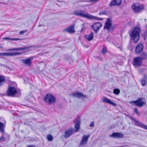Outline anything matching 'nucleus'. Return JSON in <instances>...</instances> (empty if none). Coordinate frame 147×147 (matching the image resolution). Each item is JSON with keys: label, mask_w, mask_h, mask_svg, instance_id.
<instances>
[{"label": "nucleus", "mask_w": 147, "mask_h": 147, "mask_svg": "<svg viewBox=\"0 0 147 147\" xmlns=\"http://www.w3.org/2000/svg\"><path fill=\"white\" fill-rule=\"evenodd\" d=\"M102 101L104 102L110 104L115 107H116L117 105L116 103L105 97H103L102 98Z\"/></svg>", "instance_id": "a211bd4d"}, {"label": "nucleus", "mask_w": 147, "mask_h": 147, "mask_svg": "<svg viewBox=\"0 0 147 147\" xmlns=\"http://www.w3.org/2000/svg\"><path fill=\"white\" fill-rule=\"evenodd\" d=\"M17 86L15 82H13L11 85H9L6 92V95L11 97H20L21 94V90L17 87Z\"/></svg>", "instance_id": "f257e3e1"}, {"label": "nucleus", "mask_w": 147, "mask_h": 147, "mask_svg": "<svg viewBox=\"0 0 147 147\" xmlns=\"http://www.w3.org/2000/svg\"><path fill=\"white\" fill-rule=\"evenodd\" d=\"M32 47V46H24L23 47L20 48H14L12 49H9L7 50V51H28Z\"/></svg>", "instance_id": "9d476101"}, {"label": "nucleus", "mask_w": 147, "mask_h": 147, "mask_svg": "<svg viewBox=\"0 0 147 147\" xmlns=\"http://www.w3.org/2000/svg\"><path fill=\"white\" fill-rule=\"evenodd\" d=\"M33 59L32 57H29L26 59H23L21 60L22 63L28 66H30L31 65L32 62V60Z\"/></svg>", "instance_id": "f3484780"}, {"label": "nucleus", "mask_w": 147, "mask_h": 147, "mask_svg": "<svg viewBox=\"0 0 147 147\" xmlns=\"http://www.w3.org/2000/svg\"><path fill=\"white\" fill-rule=\"evenodd\" d=\"M10 81H11L10 80H9V82H11Z\"/></svg>", "instance_id": "5fc2aeb1"}, {"label": "nucleus", "mask_w": 147, "mask_h": 147, "mask_svg": "<svg viewBox=\"0 0 147 147\" xmlns=\"http://www.w3.org/2000/svg\"><path fill=\"white\" fill-rule=\"evenodd\" d=\"M123 147V146H116V147Z\"/></svg>", "instance_id": "8fccbe9b"}, {"label": "nucleus", "mask_w": 147, "mask_h": 147, "mask_svg": "<svg viewBox=\"0 0 147 147\" xmlns=\"http://www.w3.org/2000/svg\"><path fill=\"white\" fill-rule=\"evenodd\" d=\"M108 13V12L105 10H103L99 12V15H107Z\"/></svg>", "instance_id": "2f4dec72"}, {"label": "nucleus", "mask_w": 147, "mask_h": 147, "mask_svg": "<svg viewBox=\"0 0 147 147\" xmlns=\"http://www.w3.org/2000/svg\"><path fill=\"white\" fill-rule=\"evenodd\" d=\"M131 7L135 13H140L144 11V5L143 4L139 3H134L132 5Z\"/></svg>", "instance_id": "423d86ee"}, {"label": "nucleus", "mask_w": 147, "mask_h": 147, "mask_svg": "<svg viewBox=\"0 0 147 147\" xmlns=\"http://www.w3.org/2000/svg\"><path fill=\"white\" fill-rule=\"evenodd\" d=\"M107 52V47L105 45H103L102 47V50L101 51V53L105 55Z\"/></svg>", "instance_id": "a878e982"}, {"label": "nucleus", "mask_w": 147, "mask_h": 147, "mask_svg": "<svg viewBox=\"0 0 147 147\" xmlns=\"http://www.w3.org/2000/svg\"><path fill=\"white\" fill-rule=\"evenodd\" d=\"M43 100L45 102L50 105L56 102V98L53 94L48 93L44 97Z\"/></svg>", "instance_id": "20e7f679"}, {"label": "nucleus", "mask_w": 147, "mask_h": 147, "mask_svg": "<svg viewBox=\"0 0 147 147\" xmlns=\"http://www.w3.org/2000/svg\"><path fill=\"white\" fill-rule=\"evenodd\" d=\"M134 111L135 113L138 115H140V113L138 111V109L137 108H134Z\"/></svg>", "instance_id": "72a5a7b5"}, {"label": "nucleus", "mask_w": 147, "mask_h": 147, "mask_svg": "<svg viewBox=\"0 0 147 147\" xmlns=\"http://www.w3.org/2000/svg\"><path fill=\"white\" fill-rule=\"evenodd\" d=\"M82 27L81 28V31H82L83 29L85 27L84 24V23L82 24Z\"/></svg>", "instance_id": "c03bdc74"}, {"label": "nucleus", "mask_w": 147, "mask_h": 147, "mask_svg": "<svg viewBox=\"0 0 147 147\" xmlns=\"http://www.w3.org/2000/svg\"><path fill=\"white\" fill-rule=\"evenodd\" d=\"M13 115L15 116H17L18 115V114L17 113H13Z\"/></svg>", "instance_id": "a18cd8bd"}, {"label": "nucleus", "mask_w": 147, "mask_h": 147, "mask_svg": "<svg viewBox=\"0 0 147 147\" xmlns=\"http://www.w3.org/2000/svg\"><path fill=\"white\" fill-rule=\"evenodd\" d=\"M107 19L104 26V29H106L109 32H112L114 30L115 27L112 25V19Z\"/></svg>", "instance_id": "0eeeda50"}, {"label": "nucleus", "mask_w": 147, "mask_h": 147, "mask_svg": "<svg viewBox=\"0 0 147 147\" xmlns=\"http://www.w3.org/2000/svg\"><path fill=\"white\" fill-rule=\"evenodd\" d=\"M22 53L17 52L7 53V56H17L18 55L22 54Z\"/></svg>", "instance_id": "b1692460"}, {"label": "nucleus", "mask_w": 147, "mask_h": 147, "mask_svg": "<svg viewBox=\"0 0 147 147\" xmlns=\"http://www.w3.org/2000/svg\"><path fill=\"white\" fill-rule=\"evenodd\" d=\"M101 24L99 22H96L94 23L91 26L92 28L94 30V32L96 34L102 26Z\"/></svg>", "instance_id": "f8f14e48"}, {"label": "nucleus", "mask_w": 147, "mask_h": 147, "mask_svg": "<svg viewBox=\"0 0 147 147\" xmlns=\"http://www.w3.org/2000/svg\"><path fill=\"white\" fill-rule=\"evenodd\" d=\"M5 123H6V121L5 122H4Z\"/></svg>", "instance_id": "6e6d98bb"}, {"label": "nucleus", "mask_w": 147, "mask_h": 147, "mask_svg": "<svg viewBox=\"0 0 147 147\" xmlns=\"http://www.w3.org/2000/svg\"><path fill=\"white\" fill-rule=\"evenodd\" d=\"M143 78H144L143 79H144L146 80H147V77L146 75V74H144Z\"/></svg>", "instance_id": "79ce46f5"}, {"label": "nucleus", "mask_w": 147, "mask_h": 147, "mask_svg": "<svg viewBox=\"0 0 147 147\" xmlns=\"http://www.w3.org/2000/svg\"><path fill=\"white\" fill-rule=\"evenodd\" d=\"M4 124L0 121V131L2 133H3L4 130Z\"/></svg>", "instance_id": "bb28decb"}, {"label": "nucleus", "mask_w": 147, "mask_h": 147, "mask_svg": "<svg viewBox=\"0 0 147 147\" xmlns=\"http://www.w3.org/2000/svg\"><path fill=\"white\" fill-rule=\"evenodd\" d=\"M74 13L75 15L80 16L82 18H97L96 17L90 15L84 10H77L74 11Z\"/></svg>", "instance_id": "7ed1b4c3"}, {"label": "nucleus", "mask_w": 147, "mask_h": 147, "mask_svg": "<svg viewBox=\"0 0 147 147\" xmlns=\"http://www.w3.org/2000/svg\"><path fill=\"white\" fill-rule=\"evenodd\" d=\"M20 132L22 133H24V131L23 130H21Z\"/></svg>", "instance_id": "09e8293b"}, {"label": "nucleus", "mask_w": 147, "mask_h": 147, "mask_svg": "<svg viewBox=\"0 0 147 147\" xmlns=\"http://www.w3.org/2000/svg\"><path fill=\"white\" fill-rule=\"evenodd\" d=\"M129 118L130 119L133 121L134 123V124L136 126L147 130V125H145L142 123L132 116H129Z\"/></svg>", "instance_id": "6e6552de"}, {"label": "nucleus", "mask_w": 147, "mask_h": 147, "mask_svg": "<svg viewBox=\"0 0 147 147\" xmlns=\"http://www.w3.org/2000/svg\"><path fill=\"white\" fill-rule=\"evenodd\" d=\"M71 95L74 97L79 98H84L86 97V95L84 94L82 92L79 91H76L72 93L71 94Z\"/></svg>", "instance_id": "2eb2a0df"}, {"label": "nucleus", "mask_w": 147, "mask_h": 147, "mask_svg": "<svg viewBox=\"0 0 147 147\" xmlns=\"http://www.w3.org/2000/svg\"><path fill=\"white\" fill-rule=\"evenodd\" d=\"M121 0H113L111 1L110 6L111 7L113 6H119L121 4Z\"/></svg>", "instance_id": "412c9836"}, {"label": "nucleus", "mask_w": 147, "mask_h": 147, "mask_svg": "<svg viewBox=\"0 0 147 147\" xmlns=\"http://www.w3.org/2000/svg\"><path fill=\"white\" fill-rule=\"evenodd\" d=\"M75 25L73 24L65 29L64 31L67 32L69 33H73L76 32V31L74 29Z\"/></svg>", "instance_id": "6ab92c4d"}, {"label": "nucleus", "mask_w": 147, "mask_h": 147, "mask_svg": "<svg viewBox=\"0 0 147 147\" xmlns=\"http://www.w3.org/2000/svg\"><path fill=\"white\" fill-rule=\"evenodd\" d=\"M86 47L87 48H88V47L87 46H86Z\"/></svg>", "instance_id": "864d4df0"}, {"label": "nucleus", "mask_w": 147, "mask_h": 147, "mask_svg": "<svg viewBox=\"0 0 147 147\" xmlns=\"http://www.w3.org/2000/svg\"><path fill=\"white\" fill-rule=\"evenodd\" d=\"M64 56L65 57V58L66 60H68L69 59V57H68V56L67 55H65Z\"/></svg>", "instance_id": "37998d69"}, {"label": "nucleus", "mask_w": 147, "mask_h": 147, "mask_svg": "<svg viewBox=\"0 0 147 147\" xmlns=\"http://www.w3.org/2000/svg\"><path fill=\"white\" fill-rule=\"evenodd\" d=\"M139 57L142 61L145 60L147 59V54L146 52H143L142 53L140 57Z\"/></svg>", "instance_id": "5701e85b"}, {"label": "nucleus", "mask_w": 147, "mask_h": 147, "mask_svg": "<svg viewBox=\"0 0 147 147\" xmlns=\"http://www.w3.org/2000/svg\"><path fill=\"white\" fill-rule=\"evenodd\" d=\"M129 103L132 105L134 104L136 106L138 107H142L146 104L145 99L142 97L139 98L135 100L131 101Z\"/></svg>", "instance_id": "39448f33"}, {"label": "nucleus", "mask_w": 147, "mask_h": 147, "mask_svg": "<svg viewBox=\"0 0 147 147\" xmlns=\"http://www.w3.org/2000/svg\"><path fill=\"white\" fill-rule=\"evenodd\" d=\"M90 20H92L93 19H90ZM99 20H102L103 19H96Z\"/></svg>", "instance_id": "49530a36"}, {"label": "nucleus", "mask_w": 147, "mask_h": 147, "mask_svg": "<svg viewBox=\"0 0 147 147\" xmlns=\"http://www.w3.org/2000/svg\"><path fill=\"white\" fill-rule=\"evenodd\" d=\"M5 140V137L3 136H1L0 137V141L1 142H4Z\"/></svg>", "instance_id": "f704fd0d"}, {"label": "nucleus", "mask_w": 147, "mask_h": 147, "mask_svg": "<svg viewBox=\"0 0 147 147\" xmlns=\"http://www.w3.org/2000/svg\"><path fill=\"white\" fill-rule=\"evenodd\" d=\"M90 136L89 135H84L82 138V140L80 143L81 146L87 143L88 139Z\"/></svg>", "instance_id": "aec40b11"}, {"label": "nucleus", "mask_w": 147, "mask_h": 147, "mask_svg": "<svg viewBox=\"0 0 147 147\" xmlns=\"http://www.w3.org/2000/svg\"><path fill=\"white\" fill-rule=\"evenodd\" d=\"M109 136L115 139H120L123 138L124 135L121 133L114 132L109 135Z\"/></svg>", "instance_id": "4468645a"}, {"label": "nucleus", "mask_w": 147, "mask_h": 147, "mask_svg": "<svg viewBox=\"0 0 147 147\" xmlns=\"http://www.w3.org/2000/svg\"><path fill=\"white\" fill-rule=\"evenodd\" d=\"M74 133V130L72 128L67 129L65 131L63 136L65 138L69 137L71 135H73Z\"/></svg>", "instance_id": "ddd939ff"}, {"label": "nucleus", "mask_w": 147, "mask_h": 147, "mask_svg": "<svg viewBox=\"0 0 147 147\" xmlns=\"http://www.w3.org/2000/svg\"><path fill=\"white\" fill-rule=\"evenodd\" d=\"M0 55L7 56V53L4 52L0 53Z\"/></svg>", "instance_id": "4c0bfd02"}, {"label": "nucleus", "mask_w": 147, "mask_h": 147, "mask_svg": "<svg viewBox=\"0 0 147 147\" xmlns=\"http://www.w3.org/2000/svg\"><path fill=\"white\" fill-rule=\"evenodd\" d=\"M4 40H11V39H12V38H9V37H5L3 38Z\"/></svg>", "instance_id": "58836bf2"}, {"label": "nucleus", "mask_w": 147, "mask_h": 147, "mask_svg": "<svg viewBox=\"0 0 147 147\" xmlns=\"http://www.w3.org/2000/svg\"><path fill=\"white\" fill-rule=\"evenodd\" d=\"M24 124L25 125H26L28 126L30 125V124L29 123L26 121L24 122Z\"/></svg>", "instance_id": "a19ab883"}, {"label": "nucleus", "mask_w": 147, "mask_h": 147, "mask_svg": "<svg viewBox=\"0 0 147 147\" xmlns=\"http://www.w3.org/2000/svg\"><path fill=\"white\" fill-rule=\"evenodd\" d=\"M113 93L115 94L118 95L120 93V90L118 88H114L113 90Z\"/></svg>", "instance_id": "cd10ccee"}, {"label": "nucleus", "mask_w": 147, "mask_h": 147, "mask_svg": "<svg viewBox=\"0 0 147 147\" xmlns=\"http://www.w3.org/2000/svg\"><path fill=\"white\" fill-rule=\"evenodd\" d=\"M47 139L49 141H52L53 139V137L51 134H48L47 136Z\"/></svg>", "instance_id": "c85d7f7f"}, {"label": "nucleus", "mask_w": 147, "mask_h": 147, "mask_svg": "<svg viewBox=\"0 0 147 147\" xmlns=\"http://www.w3.org/2000/svg\"><path fill=\"white\" fill-rule=\"evenodd\" d=\"M74 122L75 124V131L77 132L80 129V128L81 119L80 116L77 115L76 119L74 121Z\"/></svg>", "instance_id": "1a4fd4ad"}, {"label": "nucleus", "mask_w": 147, "mask_h": 147, "mask_svg": "<svg viewBox=\"0 0 147 147\" xmlns=\"http://www.w3.org/2000/svg\"><path fill=\"white\" fill-rule=\"evenodd\" d=\"M141 83L142 86H145L147 83V80L144 79H141Z\"/></svg>", "instance_id": "c756f323"}, {"label": "nucleus", "mask_w": 147, "mask_h": 147, "mask_svg": "<svg viewBox=\"0 0 147 147\" xmlns=\"http://www.w3.org/2000/svg\"><path fill=\"white\" fill-rule=\"evenodd\" d=\"M7 67L8 69H9V70H10V71L11 70V69L10 68H9L8 67Z\"/></svg>", "instance_id": "de8ad7c7"}, {"label": "nucleus", "mask_w": 147, "mask_h": 147, "mask_svg": "<svg viewBox=\"0 0 147 147\" xmlns=\"http://www.w3.org/2000/svg\"><path fill=\"white\" fill-rule=\"evenodd\" d=\"M144 48V46L142 43H140L136 47L135 52L136 54L139 55L142 52Z\"/></svg>", "instance_id": "9b49d317"}, {"label": "nucleus", "mask_w": 147, "mask_h": 147, "mask_svg": "<svg viewBox=\"0 0 147 147\" xmlns=\"http://www.w3.org/2000/svg\"><path fill=\"white\" fill-rule=\"evenodd\" d=\"M133 65L135 67H140L141 66L142 64V61L139 57H137L134 58Z\"/></svg>", "instance_id": "dca6fc26"}, {"label": "nucleus", "mask_w": 147, "mask_h": 147, "mask_svg": "<svg viewBox=\"0 0 147 147\" xmlns=\"http://www.w3.org/2000/svg\"><path fill=\"white\" fill-rule=\"evenodd\" d=\"M146 28H147V26H146Z\"/></svg>", "instance_id": "4d7b16f0"}, {"label": "nucleus", "mask_w": 147, "mask_h": 147, "mask_svg": "<svg viewBox=\"0 0 147 147\" xmlns=\"http://www.w3.org/2000/svg\"><path fill=\"white\" fill-rule=\"evenodd\" d=\"M96 58L100 61H102L103 60L102 58L100 56L96 57Z\"/></svg>", "instance_id": "c9c22d12"}, {"label": "nucleus", "mask_w": 147, "mask_h": 147, "mask_svg": "<svg viewBox=\"0 0 147 147\" xmlns=\"http://www.w3.org/2000/svg\"><path fill=\"white\" fill-rule=\"evenodd\" d=\"M5 94H3L2 96H5Z\"/></svg>", "instance_id": "603ef678"}, {"label": "nucleus", "mask_w": 147, "mask_h": 147, "mask_svg": "<svg viewBox=\"0 0 147 147\" xmlns=\"http://www.w3.org/2000/svg\"><path fill=\"white\" fill-rule=\"evenodd\" d=\"M141 31L140 28L134 27L132 31L129 33L130 39H132L134 43H137L140 38V34Z\"/></svg>", "instance_id": "f03ea898"}, {"label": "nucleus", "mask_w": 147, "mask_h": 147, "mask_svg": "<svg viewBox=\"0 0 147 147\" xmlns=\"http://www.w3.org/2000/svg\"><path fill=\"white\" fill-rule=\"evenodd\" d=\"M94 121H92V122H91V123H90V127H93L94 125Z\"/></svg>", "instance_id": "ea45409f"}, {"label": "nucleus", "mask_w": 147, "mask_h": 147, "mask_svg": "<svg viewBox=\"0 0 147 147\" xmlns=\"http://www.w3.org/2000/svg\"><path fill=\"white\" fill-rule=\"evenodd\" d=\"M93 33L92 32H91L89 34L85 36V38L88 41H90L93 39Z\"/></svg>", "instance_id": "4be33fe9"}, {"label": "nucleus", "mask_w": 147, "mask_h": 147, "mask_svg": "<svg viewBox=\"0 0 147 147\" xmlns=\"http://www.w3.org/2000/svg\"><path fill=\"white\" fill-rule=\"evenodd\" d=\"M5 79L4 77L0 75V87L2 86L5 83Z\"/></svg>", "instance_id": "393cba45"}, {"label": "nucleus", "mask_w": 147, "mask_h": 147, "mask_svg": "<svg viewBox=\"0 0 147 147\" xmlns=\"http://www.w3.org/2000/svg\"><path fill=\"white\" fill-rule=\"evenodd\" d=\"M142 36L144 39H145L147 37V30L145 31L144 32L142 33Z\"/></svg>", "instance_id": "7c9ffc66"}, {"label": "nucleus", "mask_w": 147, "mask_h": 147, "mask_svg": "<svg viewBox=\"0 0 147 147\" xmlns=\"http://www.w3.org/2000/svg\"><path fill=\"white\" fill-rule=\"evenodd\" d=\"M23 39H21L20 38H12L11 39V41H17V40H23Z\"/></svg>", "instance_id": "473e14b6"}, {"label": "nucleus", "mask_w": 147, "mask_h": 147, "mask_svg": "<svg viewBox=\"0 0 147 147\" xmlns=\"http://www.w3.org/2000/svg\"><path fill=\"white\" fill-rule=\"evenodd\" d=\"M30 86H31L32 85V84H31L30 83Z\"/></svg>", "instance_id": "3c124183"}, {"label": "nucleus", "mask_w": 147, "mask_h": 147, "mask_svg": "<svg viewBox=\"0 0 147 147\" xmlns=\"http://www.w3.org/2000/svg\"><path fill=\"white\" fill-rule=\"evenodd\" d=\"M27 32V30H23L20 31L19 32V34L21 35H22Z\"/></svg>", "instance_id": "e433bc0d"}]
</instances>
